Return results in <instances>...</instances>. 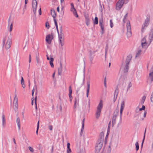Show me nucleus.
<instances>
[{"label":"nucleus","mask_w":153,"mask_h":153,"mask_svg":"<svg viewBox=\"0 0 153 153\" xmlns=\"http://www.w3.org/2000/svg\"><path fill=\"white\" fill-rule=\"evenodd\" d=\"M125 106V103L124 101H123L121 105L120 116L117 118L112 119V125L114 126L116 125L117 129H118L120 126L121 125L122 123V114L123 110Z\"/></svg>","instance_id":"f257e3e1"},{"label":"nucleus","mask_w":153,"mask_h":153,"mask_svg":"<svg viewBox=\"0 0 153 153\" xmlns=\"http://www.w3.org/2000/svg\"><path fill=\"white\" fill-rule=\"evenodd\" d=\"M28 149L32 153H33L34 152L33 149L31 146H29Z\"/></svg>","instance_id":"4c0bfd02"},{"label":"nucleus","mask_w":153,"mask_h":153,"mask_svg":"<svg viewBox=\"0 0 153 153\" xmlns=\"http://www.w3.org/2000/svg\"><path fill=\"white\" fill-rule=\"evenodd\" d=\"M94 24H97L98 23V19L97 17H95L94 22Z\"/></svg>","instance_id":"c756f323"},{"label":"nucleus","mask_w":153,"mask_h":153,"mask_svg":"<svg viewBox=\"0 0 153 153\" xmlns=\"http://www.w3.org/2000/svg\"><path fill=\"white\" fill-rule=\"evenodd\" d=\"M149 76L150 77L151 82L153 81V72H151L149 74Z\"/></svg>","instance_id":"a878e982"},{"label":"nucleus","mask_w":153,"mask_h":153,"mask_svg":"<svg viewBox=\"0 0 153 153\" xmlns=\"http://www.w3.org/2000/svg\"><path fill=\"white\" fill-rule=\"evenodd\" d=\"M99 24L100 26L101 32V33L102 34L104 31V27L103 25V19L102 18L99 21Z\"/></svg>","instance_id":"2eb2a0df"},{"label":"nucleus","mask_w":153,"mask_h":153,"mask_svg":"<svg viewBox=\"0 0 153 153\" xmlns=\"http://www.w3.org/2000/svg\"><path fill=\"white\" fill-rule=\"evenodd\" d=\"M54 22L56 27V29L58 33V27L56 19H54Z\"/></svg>","instance_id":"c85d7f7f"},{"label":"nucleus","mask_w":153,"mask_h":153,"mask_svg":"<svg viewBox=\"0 0 153 153\" xmlns=\"http://www.w3.org/2000/svg\"><path fill=\"white\" fill-rule=\"evenodd\" d=\"M124 3V0H119L116 4V9L119 10L122 8Z\"/></svg>","instance_id":"0eeeda50"},{"label":"nucleus","mask_w":153,"mask_h":153,"mask_svg":"<svg viewBox=\"0 0 153 153\" xmlns=\"http://www.w3.org/2000/svg\"><path fill=\"white\" fill-rule=\"evenodd\" d=\"M87 93H86V96L87 97H88V94L89 91L90 89V82L88 81L87 82Z\"/></svg>","instance_id":"412c9836"},{"label":"nucleus","mask_w":153,"mask_h":153,"mask_svg":"<svg viewBox=\"0 0 153 153\" xmlns=\"http://www.w3.org/2000/svg\"><path fill=\"white\" fill-rule=\"evenodd\" d=\"M6 125L5 121H2V126L3 127H4Z\"/></svg>","instance_id":"37998d69"},{"label":"nucleus","mask_w":153,"mask_h":153,"mask_svg":"<svg viewBox=\"0 0 153 153\" xmlns=\"http://www.w3.org/2000/svg\"><path fill=\"white\" fill-rule=\"evenodd\" d=\"M70 143H67V149H70Z\"/></svg>","instance_id":"6e6d98bb"},{"label":"nucleus","mask_w":153,"mask_h":153,"mask_svg":"<svg viewBox=\"0 0 153 153\" xmlns=\"http://www.w3.org/2000/svg\"><path fill=\"white\" fill-rule=\"evenodd\" d=\"M51 14L53 18V20L55 19V18L56 16V14L55 10L54 9H51Z\"/></svg>","instance_id":"aec40b11"},{"label":"nucleus","mask_w":153,"mask_h":153,"mask_svg":"<svg viewBox=\"0 0 153 153\" xmlns=\"http://www.w3.org/2000/svg\"><path fill=\"white\" fill-rule=\"evenodd\" d=\"M21 84L24 83V80L23 77L22 76L21 77Z\"/></svg>","instance_id":"09e8293b"},{"label":"nucleus","mask_w":153,"mask_h":153,"mask_svg":"<svg viewBox=\"0 0 153 153\" xmlns=\"http://www.w3.org/2000/svg\"><path fill=\"white\" fill-rule=\"evenodd\" d=\"M132 56H128L126 60V63L123 64L120 68V70L126 73L128 72V64L131 60Z\"/></svg>","instance_id":"20e7f679"},{"label":"nucleus","mask_w":153,"mask_h":153,"mask_svg":"<svg viewBox=\"0 0 153 153\" xmlns=\"http://www.w3.org/2000/svg\"><path fill=\"white\" fill-rule=\"evenodd\" d=\"M12 27H13V25H12V24H11V25H10V30H9V31L10 32H11L12 30Z\"/></svg>","instance_id":"8fccbe9b"},{"label":"nucleus","mask_w":153,"mask_h":153,"mask_svg":"<svg viewBox=\"0 0 153 153\" xmlns=\"http://www.w3.org/2000/svg\"><path fill=\"white\" fill-rule=\"evenodd\" d=\"M149 22V19H147L146 20L144 24V25L142 27V31H144V29H145L146 27H147L148 25Z\"/></svg>","instance_id":"dca6fc26"},{"label":"nucleus","mask_w":153,"mask_h":153,"mask_svg":"<svg viewBox=\"0 0 153 153\" xmlns=\"http://www.w3.org/2000/svg\"><path fill=\"white\" fill-rule=\"evenodd\" d=\"M81 87L79 86V85H78L76 87V94L78 95H79V94L81 90Z\"/></svg>","instance_id":"4be33fe9"},{"label":"nucleus","mask_w":153,"mask_h":153,"mask_svg":"<svg viewBox=\"0 0 153 153\" xmlns=\"http://www.w3.org/2000/svg\"><path fill=\"white\" fill-rule=\"evenodd\" d=\"M126 27L127 30V36L128 37H130L131 36V26L129 21H128L126 23Z\"/></svg>","instance_id":"423d86ee"},{"label":"nucleus","mask_w":153,"mask_h":153,"mask_svg":"<svg viewBox=\"0 0 153 153\" xmlns=\"http://www.w3.org/2000/svg\"><path fill=\"white\" fill-rule=\"evenodd\" d=\"M2 121H5V116L4 115V113L3 112H2Z\"/></svg>","instance_id":"58836bf2"},{"label":"nucleus","mask_w":153,"mask_h":153,"mask_svg":"<svg viewBox=\"0 0 153 153\" xmlns=\"http://www.w3.org/2000/svg\"><path fill=\"white\" fill-rule=\"evenodd\" d=\"M16 122L17 125L18 126V130H19L20 129V120L19 117H17Z\"/></svg>","instance_id":"6ab92c4d"},{"label":"nucleus","mask_w":153,"mask_h":153,"mask_svg":"<svg viewBox=\"0 0 153 153\" xmlns=\"http://www.w3.org/2000/svg\"><path fill=\"white\" fill-rule=\"evenodd\" d=\"M53 127L51 125H49L48 126V128L50 130H52Z\"/></svg>","instance_id":"3c124183"},{"label":"nucleus","mask_w":153,"mask_h":153,"mask_svg":"<svg viewBox=\"0 0 153 153\" xmlns=\"http://www.w3.org/2000/svg\"><path fill=\"white\" fill-rule=\"evenodd\" d=\"M118 93V87L116 88L114 94V102H115L116 100Z\"/></svg>","instance_id":"a211bd4d"},{"label":"nucleus","mask_w":153,"mask_h":153,"mask_svg":"<svg viewBox=\"0 0 153 153\" xmlns=\"http://www.w3.org/2000/svg\"><path fill=\"white\" fill-rule=\"evenodd\" d=\"M54 61V59L52 57H51L50 58V61L49 63L51 67L53 68L54 67V65L53 63V62Z\"/></svg>","instance_id":"393cba45"},{"label":"nucleus","mask_w":153,"mask_h":153,"mask_svg":"<svg viewBox=\"0 0 153 153\" xmlns=\"http://www.w3.org/2000/svg\"><path fill=\"white\" fill-rule=\"evenodd\" d=\"M11 39L8 37L5 45V48L6 50L10 48L11 45Z\"/></svg>","instance_id":"9d476101"},{"label":"nucleus","mask_w":153,"mask_h":153,"mask_svg":"<svg viewBox=\"0 0 153 153\" xmlns=\"http://www.w3.org/2000/svg\"><path fill=\"white\" fill-rule=\"evenodd\" d=\"M71 11L73 12V14L74 16H75L77 18L78 17V15L76 12V9L74 8L73 4V3H71Z\"/></svg>","instance_id":"9b49d317"},{"label":"nucleus","mask_w":153,"mask_h":153,"mask_svg":"<svg viewBox=\"0 0 153 153\" xmlns=\"http://www.w3.org/2000/svg\"><path fill=\"white\" fill-rule=\"evenodd\" d=\"M78 153H85V152L83 150H81Z\"/></svg>","instance_id":"052dcab7"},{"label":"nucleus","mask_w":153,"mask_h":153,"mask_svg":"<svg viewBox=\"0 0 153 153\" xmlns=\"http://www.w3.org/2000/svg\"><path fill=\"white\" fill-rule=\"evenodd\" d=\"M147 36L143 38L141 40V46L140 47L146 49L147 48L148 46L149 45L151 42L153 38V31H152V34L151 37V38L149 40L147 41L146 39V38Z\"/></svg>","instance_id":"7ed1b4c3"},{"label":"nucleus","mask_w":153,"mask_h":153,"mask_svg":"<svg viewBox=\"0 0 153 153\" xmlns=\"http://www.w3.org/2000/svg\"><path fill=\"white\" fill-rule=\"evenodd\" d=\"M53 38V36L52 35L49 34L46 37V41L48 43L50 44L51 43Z\"/></svg>","instance_id":"ddd939ff"},{"label":"nucleus","mask_w":153,"mask_h":153,"mask_svg":"<svg viewBox=\"0 0 153 153\" xmlns=\"http://www.w3.org/2000/svg\"><path fill=\"white\" fill-rule=\"evenodd\" d=\"M69 93L68 94V95H71L72 93V90L71 89V86H70L69 87Z\"/></svg>","instance_id":"2f4dec72"},{"label":"nucleus","mask_w":153,"mask_h":153,"mask_svg":"<svg viewBox=\"0 0 153 153\" xmlns=\"http://www.w3.org/2000/svg\"><path fill=\"white\" fill-rule=\"evenodd\" d=\"M127 15H128V13H127L126 14V15H125L124 16V19H123V21L124 22H124V20L125 19H126V17L127 16Z\"/></svg>","instance_id":"5fc2aeb1"},{"label":"nucleus","mask_w":153,"mask_h":153,"mask_svg":"<svg viewBox=\"0 0 153 153\" xmlns=\"http://www.w3.org/2000/svg\"><path fill=\"white\" fill-rule=\"evenodd\" d=\"M146 111H145L144 113L143 117H146Z\"/></svg>","instance_id":"e2e57ef3"},{"label":"nucleus","mask_w":153,"mask_h":153,"mask_svg":"<svg viewBox=\"0 0 153 153\" xmlns=\"http://www.w3.org/2000/svg\"><path fill=\"white\" fill-rule=\"evenodd\" d=\"M36 99H37V96H36L35 98V104L36 105L35 108L36 110H37V104H36Z\"/></svg>","instance_id":"ea45409f"},{"label":"nucleus","mask_w":153,"mask_h":153,"mask_svg":"<svg viewBox=\"0 0 153 153\" xmlns=\"http://www.w3.org/2000/svg\"><path fill=\"white\" fill-rule=\"evenodd\" d=\"M68 96H69V97L70 98V101H71L72 100V96L71 95L70 96V95H68Z\"/></svg>","instance_id":"bf43d9fd"},{"label":"nucleus","mask_w":153,"mask_h":153,"mask_svg":"<svg viewBox=\"0 0 153 153\" xmlns=\"http://www.w3.org/2000/svg\"><path fill=\"white\" fill-rule=\"evenodd\" d=\"M119 112V109L118 108H117L115 110L114 114L112 118V119H114L115 118H118L117 116H118V113Z\"/></svg>","instance_id":"f3484780"},{"label":"nucleus","mask_w":153,"mask_h":153,"mask_svg":"<svg viewBox=\"0 0 153 153\" xmlns=\"http://www.w3.org/2000/svg\"><path fill=\"white\" fill-rule=\"evenodd\" d=\"M60 66L58 69V74L59 75H61L63 71L66 70L65 66L64 65H63L61 62H60Z\"/></svg>","instance_id":"6e6552de"},{"label":"nucleus","mask_w":153,"mask_h":153,"mask_svg":"<svg viewBox=\"0 0 153 153\" xmlns=\"http://www.w3.org/2000/svg\"><path fill=\"white\" fill-rule=\"evenodd\" d=\"M146 132V130H145V132H144V137H143V140L142 142V144H141L142 145V146H143V143L144 142V139H145V138Z\"/></svg>","instance_id":"79ce46f5"},{"label":"nucleus","mask_w":153,"mask_h":153,"mask_svg":"<svg viewBox=\"0 0 153 153\" xmlns=\"http://www.w3.org/2000/svg\"><path fill=\"white\" fill-rule=\"evenodd\" d=\"M35 90L33 88L32 91V96H33L34 92Z\"/></svg>","instance_id":"13d9d810"},{"label":"nucleus","mask_w":153,"mask_h":153,"mask_svg":"<svg viewBox=\"0 0 153 153\" xmlns=\"http://www.w3.org/2000/svg\"><path fill=\"white\" fill-rule=\"evenodd\" d=\"M18 98L16 96V94H15V97L14 99L13 103L15 104H18Z\"/></svg>","instance_id":"b1692460"},{"label":"nucleus","mask_w":153,"mask_h":153,"mask_svg":"<svg viewBox=\"0 0 153 153\" xmlns=\"http://www.w3.org/2000/svg\"><path fill=\"white\" fill-rule=\"evenodd\" d=\"M5 40H6V38H4L3 39V46H4L5 45Z\"/></svg>","instance_id":"603ef678"},{"label":"nucleus","mask_w":153,"mask_h":153,"mask_svg":"<svg viewBox=\"0 0 153 153\" xmlns=\"http://www.w3.org/2000/svg\"><path fill=\"white\" fill-rule=\"evenodd\" d=\"M111 125V122H110L108 123V129H109V128L110 127Z\"/></svg>","instance_id":"69168bd1"},{"label":"nucleus","mask_w":153,"mask_h":153,"mask_svg":"<svg viewBox=\"0 0 153 153\" xmlns=\"http://www.w3.org/2000/svg\"><path fill=\"white\" fill-rule=\"evenodd\" d=\"M131 86V84L130 82H128L126 85V91H128L130 88Z\"/></svg>","instance_id":"5701e85b"},{"label":"nucleus","mask_w":153,"mask_h":153,"mask_svg":"<svg viewBox=\"0 0 153 153\" xmlns=\"http://www.w3.org/2000/svg\"><path fill=\"white\" fill-rule=\"evenodd\" d=\"M145 108V106L144 105H143L142 107L139 109V110L141 111L142 110H144Z\"/></svg>","instance_id":"de8ad7c7"},{"label":"nucleus","mask_w":153,"mask_h":153,"mask_svg":"<svg viewBox=\"0 0 153 153\" xmlns=\"http://www.w3.org/2000/svg\"><path fill=\"white\" fill-rule=\"evenodd\" d=\"M39 121L37 123V130L36 131V133L37 134H38V132L39 128Z\"/></svg>","instance_id":"a19ab883"},{"label":"nucleus","mask_w":153,"mask_h":153,"mask_svg":"<svg viewBox=\"0 0 153 153\" xmlns=\"http://www.w3.org/2000/svg\"><path fill=\"white\" fill-rule=\"evenodd\" d=\"M21 84L22 85V87L23 88H24L25 87V85L24 84V83H23V84Z\"/></svg>","instance_id":"774afa93"},{"label":"nucleus","mask_w":153,"mask_h":153,"mask_svg":"<svg viewBox=\"0 0 153 153\" xmlns=\"http://www.w3.org/2000/svg\"><path fill=\"white\" fill-rule=\"evenodd\" d=\"M103 103L102 100H100L99 103L97 107V110L96 112V117L98 119L100 116L101 110L103 107Z\"/></svg>","instance_id":"39448f33"},{"label":"nucleus","mask_w":153,"mask_h":153,"mask_svg":"<svg viewBox=\"0 0 153 153\" xmlns=\"http://www.w3.org/2000/svg\"><path fill=\"white\" fill-rule=\"evenodd\" d=\"M58 37H64V35L63 33V31H60L59 33H58Z\"/></svg>","instance_id":"bb28decb"},{"label":"nucleus","mask_w":153,"mask_h":153,"mask_svg":"<svg viewBox=\"0 0 153 153\" xmlns=\"http://www.w3.org/2000/svg\"><path fill=\"white\" fill-rule=\"evenodd\" d=\"M64 37H58V44L61 47H62L64 45Z\"/></svg>","instance_id":"f8f14e48"},{"label":"nucleus","mask_w":153,"mask_h":153,"mask_svg":"<svg viewBox=\"0 0 153 153\" xmlns=\"http://www.w3.org/2000/svg\"><path fill=\"white\" fill-rule=\"evenodd\" d=\"M90 101H89V102H88V108L89 109V108H90Z\"/></svg>","instance_id":"0e129e2a"},{"label":"nucleus","mask_w":153,"mask_h":153,"mask_svg":"<svg viewBox=\"0 0 153 153\" xmlns=\"http://www.w3.org/2000/svg\"><path fill=\"white\" fill-rule=\"evenodd\" d=\"M89 60L90 62L92 64V63L94 59V56H89Z\"/></svg>","instance_id":"7c9ffc66"},{"label":"nucleus","mask_w":153,"mask_h":153,"mask_svg":"<svg viewBox=\"0 0 153 153\" xmlns=\"http://www.w3.org/2000/svg\"><path fill=\"white\" fill-rule=\"evenodd\" d=\"M63 31L62 26H61L59 28V31L60 32V31Z\"/></svg>","instance_id":"338daca9"},{"label":"nucleus","mask_w":153,"mask_h":153,"mask_svg":"<svg viewBox=\"0 0 153 153\" xmlns=\"http://www.w3.org/2000/svg\"><path fill=\"white\" fill-rule=\"evenodd\" d=\"M39 14L40 15H41V13H42V12H41V8H40L39 10Z\"/></svg>","instance_id":"680f3d73"},{"label":"nucleus","mask_w":153,"mask_h":153,"mask_svg":"<svg viewBox=\"0 0 153 153\" xmlns=\"http://www.w3.org/2000/svg\"><path fill=\"white\" fill-rule=\"evenodd\" d=\"M29 62L30 63L31 62V55L30 54L29 55Z\"/></svg>","instance_id":"4d7b16f0"},{"label":"nucleus","mask_w":153,"mask_h":153,"mask_svg":"<svg viewBox=\"0 0 153 153\" xmlns=\"http://www.w3.org/2000/svg\"><path fill=\"white\" fill-rule=\"evenodd\" d=\"M45 26L48 29L49 27V24L48 22H46L45 23Z\"/></svg>","instance_id":"a18cd8bd"},{"label":"nucleus","mask_w":153,"mask_h":153,"mask_svg":"<svg viewBox=\"0 0 153 153\" xmlns=\"http://www.w3.org/2000/svg\"><path fill=\"white\" fill-rule=\"evenodd\" d=\"M143 49V48H142L140 46L138 47V50H137V52L135 56V57L136 58H137L140 56L141 55V52Z\"/></svg>","instance_id":"4468645a"},{"label":"nucleus","mask_w":153,"mask_h":153,"mask_svg":"<svg viewBox=\"0 0 153 153\" xmlns=\"http://www.w3.org/2000/svg\"><path fill=\"white\" fill-rule=\"evenodd\" d=\"M135 146L136 148V150L137 151L139 149V146L138 145V142H137L135 143Z\"/></svg>","instance_id":"f704fd0d"},{"label":"nucleus","mask_w":153,"mask_h":153,"mask_svg":"<svg viewBox=\"0 0 153 153\" xmlns=\"http://www.w3.org/2000/svg\"><path fill=\"white\" fill-rule=\"evenodd\" d=\"M101 136L98 140L95 147V152L96 153H98L100 151L103 143L104 136L103 133H101Z\"/></svg>","instance_id":"f03ea898"},{"label":"nucleus","mask_w":153,"mask_h":153,"mask_svg":"<svg viewBox=\"0 0 153 153\" xmlns=\"http://www.w3.org/2000/svg\"><path fill=\"white\" fill-rule=\"evenodd\" d=\"M85 20L86 21V24L87 26H88L90 24L89 19L88 17H86Z\"/></svg>","instance_id":"cd10ccee"},{"label":"nucleus","mask_w":153,"mask_h":153,"mask_svg":"<svg viewBox=\"0 0 153 153\" xmlns=\"http://www.w3.org/2000/svg\"><path fill=\"white\" fill-rule=\"evenodd\" d=\"M110 26L111 28L113 26V24L111 20H110Z\"/></svg>","instance_id":"49530a36"},{"label":"nucleus","mask_w":153,"mask_h":153,"mask_svg":"<svg viewBox=\"0 0 153 153\" xmlns=\"http://www.w3.org/2000/svg\"><path fill=\"white\" fill-rule=\"evenodd\" d=\"M150 100L151 102H153V92L152 93L151 95Z\"/></svg>","instance_id":"c03bdc74"},{"label":"nucleus","mask_w":153,"mask_h":153,"mask_svg":"<svg viewBox=\"0 0 153 153\" xmlns=\"http://www.w3.org/2000/svg\"><path fill=\"white\" fill-rule=\"evenodd\" d=\"M18 108V104H14V109L15 111H16L17 110Z\"/></svg>","instance_id":"c9c22d12"},{"label":"nucleus","mask_w":153,"mask_h":153,"mask_svg":"<svg viewBox=\"0 0 153 153\" xmlns=\"http://www.w3.org/2000/svg\"><path fill=\"white\" fill-rule=\"evenodd\" d=\"M71 149H67V153H71Z\"/></svg>","instance_id":"864d4df0"},{"label":"nucleus","mask_w":153,"mask_h":153,"mask_svg":"<svg viewBox=\"0 0 153 153\" xmlns=\"http://www.w3.org/2000/svg\"><path fill=\"white\" fill-rule=\"evenodd\" d=\"M79 101V99L78 98L77 99L76 98L75 99V102H74V108H76V103L77 102H78Z\"/></svg>","instance_id":"473e14b6"},{"label":"nucleus","mask_w":153,"mask_h":153,"mask_svg":"<svg viewBox=\"0 0 153 153\" xmlns=\"http://www.w3.org/2000/svg\"><path fill=\"white\" fill-rule=\"evenodd\" d=\"M146 97L145 96H144L143 97L141 100V104H143L144 102L145 101V100L146 99Z\"/></svg>","instance_id":"e433bc0d"},{"label":"nucleus","mask_w":153,"mask_h":153,"mask_svg":"<svg viewBox=\"0 0 153 153\" xmlns=\"http://www.w3.org/2000/svg\"><path fill=\"white\" fill-rule=\"evenodd\" d=\"M96 51H93L91 50H90L89 51V56H93V54Z\"/></svg>","instance_id":"72a5a7b5"},{"label":"nucleus","mask_w":153,"mask_h":153,"mask_svg":"<svg viewBox=\"0 0 153 153\" xmlns=\"http://www.w3.org/2000/svg\"><path fill=\"white\" fill-rule=\"evenodd\" d=\"M37 5V3L36 0H33L32 2V6L33 11L35 16H36V9Z\"/></svg>","instance_id":"1a4fd4ad"}]
</instances>
